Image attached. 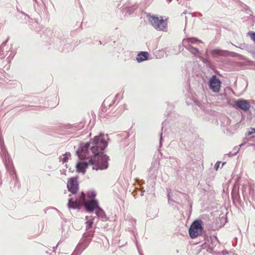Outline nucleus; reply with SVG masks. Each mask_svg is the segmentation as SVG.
Returning <instances> with one entry per match:
<instances>
[{
    "label": "nucleus",
    "instance_id": "ddd939ff",
    "mask_svg": "<svg viewBox=\"0 0 255 255\" xmlns=\"http://www.w3.org/2000/svg\"><path fill=\"white\" fill-rule=\"evenodd\" d=\"M89 165H90V160L89 161V162H79L77 165V170L80 172L84 173L85 171V169H86V168L87 167V166Z\"/></svg>",
    "mask_w": 255,
    "mask_h": 255
},
{
    "label": "nucleus",
    "instance_id": "9d476101",
    "mask_svg": "<svg viewBox=\"0 0 255 255\" xmlns=\"http://www.w3.org/2000/svg\"><path fill=\"white\" fill-rule=\"evenodd\" d=\"M202 43L201 41L194 37L185 38L182 40V44L184 47L191 46L190 44H198Z\"/></svg>",
    "mask_w": 255,
    "mask_h": 255
},
{
    "label": "nucleus",
    "instance_id": "f3484780",
    "mask_svg": "<svg viewBox=\"0 0 255 255\" xmlns=\"http://www.w3.org/2000/svg\"><path fill=\"white\" fill-rule=\"evenodd\" d=\"M228 53V51H227L221 50H219V49H215L213 51L214 54H217L218 55H221V56L226 55Z\"/></svg>",
    "mask_w": 255,
    "mask_h": 255
},
{
    "label": "nucleus",
    "instance_id": "f257e3e1",
    "mask_svg": "<svg viewBox=\"0 0 255 255\" xmlns=\"http://www.w3.org/2000/svg\"><path fill=\"white\" fill-rule=\"evenodd\" d=\"M107 145L108 142L105 139V134L100 133L99 135L95 136L89 142L81 143L76 154L81 160L91 158L97 152L103 151Z\"/></svg>",
    "mask_w": 255,
    "mask_h": 255
},
{
    "label": "nucleus",
    "instance_id": "412c9836",
    "mask_svg": "<svg viewBox=\"0 0 255 255\" xmlns=\"http://www.w3.org/2000/svg\"><path fill=\"white\" fill-rule=\"evenodd\" d=\"M239 150L240 147L238 146H235L233 149V154H235L236 155L239 152Z\"/></svg>",
    "mask_w": 255,
    "mask_h": 255
},
{
    "label": "nucleus",
    "instance_id": "2f4dec72",
    "mask_svg": "<svg viewBox=\"0 0 255 255\" xmlns=\"http://www.w3.org/2000/svg\"><path fill=\"white\" fill-rule=\"evenodd\" d=\"M88 216H86V219L87 220L88 219Z\"/></svg>",
    "mask_w": 255,
    "mask_h": 255
},
{
    "label": "nucleus",
    "instance_id": "4468645a",
    "mask_svg": "<svg viewBox=\"0 0 255 255\" xmlns=\"http://www.w3.org/2000/svg\"><path fill=\"white\" fill-rule=\"evenodd\" d=\"M187 50H188L191 53L194 55L197 56L200 54V51L197 48H194L191 46H187L185 47Z\"/></svg>",
    "mask_w": 255,
    "mask_h": 255
},
{
    "label": "nucleus",
    "instance_id": "f03ea898",
    "mask_svg": "<svg viewBox=\"0 0 255 255\" xmlns=\"http://www.w3.org/2000/svg\"><path fill=\"white\" fill-rule=\"evenodd\" d=\"M83 205L89 212H93L99 206L96 200H86V196L83 192L78 198L72 197L68 199V206L69 208L80 209Z\"/></svg>",
    "mask_w": 255,
    "mask_h": 255
},
{
    "label": "nucleus",
    "instance_id": "bb28decb",
    "mask_svg": "<svg viewBox=\"0 0 255 255\" xmlns=\"http://www.w3.org/2000/svg\"><path fill=\"white\" fill-rule=\"evenodd\" d=\"M149 190L150 192L154 191L153 185H152L151 187L149 190H148L147 191L148 192Z\"/></svg>",
    "mask_w": 255,
    "mask_h": 255
},
{
    "label": "nucleus",
    "instance_id": "4be33fe9",
    "mask_svg": "<svg viewBox=\"0 0 255 255\" xmlns=\"http://www.w3.org/2000/svg\"><path fill=\"white\" fill-rule=\"evenodd\" d=\"M171 192L169 190L167 191V196H168V202L169 204L171 203V202L173 201L171 199V195H170Z\"/></svg>",
    "mask_w": 255,
    "mask_h": 255
},
{
    "label": "nucleus",
    "instance_id": "7c9ffc66",
    "mask_svg": "<svg viewBox=\"0 0 255 255\" xmlns=\"http://www.w3.org/2000/svg\"><path fill=\"white\" fill-rule=\"evenodd\" d=\"M13 56H14V54H12V56H11V58L12 59L13 57Z\"/></svg>",
    "mask_w": 255,
    "mask_h": 255
},
{
    "label": "nucleus",
    "instance_id": "1a4fd4ad",
    "mask_svg": "<svg viewBox=\"0 0 255 255\" xmlns=\"http://www.w3.org/2000/svg\"><path fill=\"white\" fill-rule=\"evenodd\" d=\"M236 106L240 109L245 111H248L250 107V104L247 101L245 100H238L235 104Z\"/></svg>",
    "mask_w": 255,
    "mask_h": 255
},
{
    "label": "nucleus",
    "instance_id": "423d86ee",
    "mask_svg": "<svg viewBox=\"0 0 255 255\" xmlns=\"http://www.w3.org/2000/svg\"><path fill=\"white\" fill-rule=\"evenodd\" d=\"M67 187L70 192H71L73 195L76 194L79 189L77 178H70L67 181Z\"/></svg>",
    "mask_w": 255,
    "mask_h": 255
},
{
    "label": "nucleus",
    "instance_id": "6e6552de",
    "mask_svg": "<svg viewBox=\"0 0 255 255\" xmlns=\"http://www.w3.org/2000/svg\"><path fill=\"white\" fill-rule=\"evenodd\" d=\"M160 166L159 160L158 159L155 160L151 164V167L148 171V174L150 178L152 179H155L159 171Z\"/></svg>",
    "mask_w": 255,
    "mask_h": 255
},
{
    "label": "nucleus",
    "instance_id": "cd10ccee",
    "mask_svg": "<svg viewBox=\"0 0 255 255\" xmlns=\"http://www.w3.org/2000/svg\"><path fill=\"white\" fill-rule=\"evenodd\" d=\"M244 145V143H242L238 147H239L240 148L242 146H243V145Z\"/></svg>",
    "mask_w": 255,
    "mask_h": 255
},
{
    "label": "nucleus",
    "instance_id": "393cba45",
    "mask_svg": "<svg viewBox=\"0 0 255 255\" xmlns=\"http://www.w3.org/2000/svg\"><path fill=\"white\" fill-rule=\"evenodd\" d=\"M162 133H161L160 137V140H159V145H160V146H161V141H162Z\"/></svg>",
    "mask_w": 255,
    "mask_h": 255
},
{
    "label": "nucleus",
    "instance_id": "c756f323",
    "mask_svg": "<svg viewBox=\"0 0 255 255\" xmlns=\"http://www.w3.org/2000/svg\"><path fill=\"white\" fill-rule=\"evenodd\" d=\"M169 2H171L172 0H167Z\"/></svg>",
    "mask_w": 255,
    "mask_h": 255
},
{
    "label": "nucleus",
    "instance_id": "c85d7f7f",
    "mask_svg": "<svg viewBox=\"0 0 255 255\" xmlns=\"http://www.w3.org/2000/svg\"><path fill=\"white\" fill-rule=\"evenodd\" d=\"M6 42V41H4V42H3V43L2 44V45H3V44H5Z\"/></svg>",
    "mask_w": 255,
    "mask_h": 255
},
{
    "label": "nucleus",
    "instance_id": "dca6fc26",
    "mask_svg": "<svg viewBox=\"0 0 255 255\" xmlns=\"http://www.w3.org/2000/svg\"><path fill=\"white\" fill-rule=\"evenodd\" d=\"M96 193L95 191H90L87 192V198L86 200H96L95 197H96Z\"/></svg>",
    "mask_w": 255,
    "mask_h": 255
},
{
    "label": "nucleus",
    "instance_id": "f8f14e48",
    "mask_svg": "<svg viewBox=\"0 0 255 255\" xmlns=\"http://www.w3.org/2000/svg\"><path fill=\"white\" fill-rule=\"evenodd\" d=\"M148 53L147 52L141 51L137 54L136 58V60L137 62L140 63L147 60L148 59Z\"/></svg>",
    "mask_w": 255,
    "mask_h": 255
},
{
    "label": "nucleus",
    "instance_id": "20e7f679",
    "mask_svg": "<svg viewBox=\"0 0 255 255\" xmlns=\"http://www.w3.org/2000/svg\"><path fill=\"white\" fill-rule=\"evenodd\" d=\"M148 20L151 25L157 31H167L166 20L163 19L162 17H157L155 15H148Z\"/></svg>",
    "mask_w": 255,
    "mask_h": 255
},
{
    "label": "nucleus",
    "instance_id": "9b49d317",
    "mask_svg": "<svg viewBox=\"0 0 255 255\" xmlns=\"http://www.w3.org/2000/svg\"><path fill=\"white\" fill-rule=\"evenodd\" d=\"M94 218H93L91 219H89L85 223L86 225V230L87 231V235L86 237L88 238H91L92 237L93 235V231L89 230L90 228L92 227L93 224V220Z\"/></svg>",
    "mask_w": 255,
    "mask_h": 255
},
{
    "label": "nucleus",
    "instance_id": "b1692460",
    "mask_svg": "<svg viewBox=\"0 0 255 255\" xmlns=\"http://www.w3.org/2000/svg\"><path fill=\"white\" fill-rule=\"evenodd\" d=\"M220 163H221V162L220 161H218L216 163V164L215 165V168H216V170H217L218 169Z\"/></svg>",
    "mask_w": 255,
    "mask_h": 255
},
{
    "label": "nucleus",
    "instance_id": "2eb2a0df",
    "mask_svg": "<svg viewBox=\"0 0 255 255\" xmlns=\"http://www.w3.org/2000/svg\"><path fill=\"white\" fill-rule=\"evenodd\" d=\"M95 213L97 215V216L101 218L104 219L105 218V214L104 212V211L98 206V207H97L95 209Z\"/></svg>",
    "mask_w": 255,
    "mask_h": 255
},
{
    "label": "nucleus",
    "instance_id": "6ab92c4d",
    "mask_svg": "<svg viewBox=\"0 0 255 255\" xmlns=\"http://www.w3.org/2000/svg\"><path fill=\"white\" fill-rule=\"evenodd\" d=\"M201 60L204 64H206L207 66H208L209 67H211L212 65L208 59L204 58L203 57H201Z\"/></svg>",
    "mask_w": 255,
    "mask_h": 255
},
{
    "label": "nucleus",
    "instance_id": "aec40b11",
    "mask_svg": "<svg viewBox=\"0 0 255 255\" xmlns=\"http://www.w3.org/2000/svg\"><path fill=\"white\" fill-rule=\"evenodd\" d=\"M255 133V128H251V129L246 133V136H249Z\"/></svg>",
    "mask_w": 255,
    "mask_h": 255
},
{
    "label": "nucleus",
    "instance_id": "0eeeda50",
    "mask_svg": "<svg viewBox=\"0 0 255 255\" xmlns=\"http://www.w3.org/2000/svg\"><path fill=\"white\" fill-rule=\"evenodd\" d=\"M209 87L215 93H218L220 89L221 81L216 75L211 77L209 82Z\"/></svg>",
    "mask_w": 255,
    "mask_h": 255
},
{
    "label": "nucleus",
    "instance_id": "a211bd4d",
    "mask_svg": "<svg viewBox=\"0 0 255 255\" xmlns=\"http://www.w3.org/2000/svg\"><path fill=\"white\" fill-rule=\"evenodd\" d=\"M64 155V157L61 159L63 163H65L67 161L68 158L71 156V154L70 152H66Z\"/></svg>",
    "mask_w": 255,
    "mask_h": 255
},
{
    "label": "nucleus",
    "instance_id": "a878e982",
    "mask_svg": "<svg viewBox=\"0 0 255 255\" xmlns=\"http://www.w3.org/2000/svg\"><path fill=\"white\" fill-rule=\"evenodd\" d=\"M228 155L230 157H231V156H234L235 155V154H233V152H229L228 153Z\"/></svg>",
    "mask_w": 255,
    "mask_h": 255
},
{
    "label": "nucleus",
    "instance_id": "39448f33",
    "mask_svg": "<svg viewBox=\"0 0 255 255\" xmlns=\"http://www.w3.org/2000/svg\"><path fill=\"white\" fill-rule=\"evenodd\" d=\"M202 222L201 220L194 221L190 225L189 235L191 239H195L201 235L202 232Z\"/></svg>",
    "mask_w": 255,
    "mask_h": 255
},
{
    "label": "nucleus",
    "instance_id": "5701e85b",
    "mask_svg": "<svg viewBox=\"0 0 255 255\" xmlns=\"http://www.w3.org/2000/svg\"><path fill=\"white\" fill-rule=\"evenodd\" d=\"M249 34L251 36V39L255 42V32H250Z\"/></svg>",
    "mask_w": 255,
    "mask_h": 255
},
{
    "label": "nucleus",
    "instance_id": "7ed1b4c3",
    "mask_svg": "<svg viewBox=\"0 0 255 255\" xmlns=\"http://www.w3.org/2000/svg\"><path fill=\"white\" fill-rule=\"evenodd\" d=\"M109 157L103 154L102 151L97 152L94 156L90 159V165L93 170H104L108 167Z\"/></svg>",
    "mask_w": 255,
    "mask_h": 255
}]
</instances>
